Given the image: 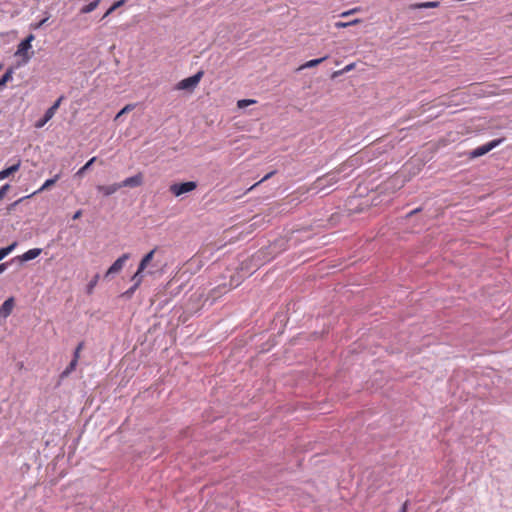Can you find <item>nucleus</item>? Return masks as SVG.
I'll return each mask as SVG.
<instances>
[{"label": "nucleus", "instance_id": "72a5a7b5", "mask_svg": "<svg viewBox=\"0 0 512 512\" xmlns=\"http://www.w3.org/2000/svg\"><path fill=\"white\" fill-rule=\"evenodd\" d=\"M358 11H360V8H353V9H351V10H348V11L343 12L340 16H341V17H347V16H349V15H352V14L357 13Z\"/></svg>", "mask_w": 512, "mask_h": 512}, {"label": "nucleus", "instance_id": "f3484780", "mask_svg": "<svg viewBox=\"0 0 512 512\" xmlns=\"http://www.w3.org/2000/svg\"><path fill=\"white\" fill-rule=\"evenodd\" d=\"M78 360L72 359L69 363V365L64 369V371L60 374V379H64L70 375L71 372H73L77 366Z\"/></svg>", "mask_w": 512, "mask_h": 512}, {"label": "nucleus", "instance_id": "e433bc0d", "mask_svg": "<svg viewBox=\"0 0 512 512\" xmlns=\"http://www.w3.org/2000/svg\"><path fill=\"white\" fill-rule=\"evenodd\" d=\"M276 173V171H271L269 172L268 174H266L258 183H261L267 179H269L272 175H274Z\"/></svg>", "mask_w": 512, "mask_h": 512}, {"label": "nucleus", "instance_id": "9d476101", "mask_svg": "<svg viewBox=\"0 0 512 512\" xmlns=\"http://www.w3.org/2000/svg\"><path fill=\"white\" fill-rule=\"evenodd\" d=\"M21 166V159H18L17 162L9 167L4 168L0 171V181L10 177L14 173H16Z\"/></svg>", "mask_w": 512, "mask_h": 512}, {"label": "nucleus", "instance_id": "473e14b6", "mask_svg": "<svg viewBox=\"0 0 512 512\" xmlns=\"http://www.w3.org/2000/svg\"><path fill=\"white\" fill-rule=\"evenodd\" d=\"M421 211H422V207H418V208H416V209H414V210L410 211L409 213H407V214H406V216H405V218H406V219H409V218H411L412 216H414V215H416V214L420 213Z\"/></svg>", "mask_w": 512, "mask_h": 512}, {"label": "nucleus", "instance_id": "dca6fc26", "mask_svg": "<svg viewBox=\"0 0 512 512\" xmlns=\"http://www.w3.org/2000/svg\"><path fill=\"white\" fill-rule=\"evenodd\" d=\"M55 114L53 113V110H50L49 108L45 111L44 115L36 121L35 127L36 128H42Z\"/></svg>", "mask_w": 512, "mask_h": 512}, {"label": "nucleus", "instance_id": "20e7f679", "mask_svg": "<svg viewBox=\"0 0 512 512\" xmlns=\"http://www.w3.org/2000/svg\"><path fill=\"white\" fill-rule=\"evenodd\" d=\"M502 141H503V139H500V138L493 139V140L489 141L488 143L481 145V146L473 149L472 151H470L468 153V156L470 159H475V158L484 156L485 154H487L488 152H490L491 150L496 148Z\"/></svg>", "mask_w": 512, "mask_h": 512}, {"label": "nucleus", "instance_id": "0eeeda50", "mask_svg": "<svg viewBox=\"0 0 512 512\" xmlns=\"http://www.w3.org/2000/svg\"><path fill=\"white\" fill-rule=\"evenodd\" d=\"M41 252H42V249L33 248V249L26 251L22 255L14 257L11 260V262H18L19 264H23L25 262H28L30 260L37 258L41 254Z\"/></svg>", "mask_w": 512, "mask_h": 512}, {"label": "nucleus", "instance_id": "2f4dec72", "mask_svg": "<svg viewBox=\"0 0 512 512\" xmlns=\"http://www.w3.org/2000/svg\"><path fill=\"white\" fill-rule=\"evenodd\" d=\"M17 245H18V243L16 241H14L10 245L2 247V248L4 250H6V254L9 255L16 248Z\"/></svg>", "mask_w": 512, "mask_h": 512}, {"label": "nucleus", "instance_id": "bb28decb", "mask_svg": "<svg viewBox=\"0 0 512 512\" xmlns=\"http://www.w3.org/2000/svg\"><path fill=\"white\" fill-rule=\"evenodd\" d=\"M64 98H65V97H64V95H61V96H60V97H59V98L54 102V104H53L51 107H49V109H50V110H53V113H54V114H55V113H56V111L58 110V108H59V106H60L61 102L64 100Z\"/></svg>", "mask_w": 512, "mask_h": 512}, {"label": "nucleus", "instance_id": "f704fd0d", "mask_svg": "<svg viewBox=\"0 0 512 512\" xmlns=\"http://www.w3.org/2000/svg\"><path fill=\"white\" fill-rule=\"evenodd\" d=\"M35 35L33 33H29L22 41L27 44H31L34 41Z\"/></svg>", "mask_w": 512, "mask_h": 512}, {"label": "nucleus", "instance_id": "c03bdc74", "mask_svg": "<svg viewBox=\"0 0 512 512\" xmlns=\"http://www.w3.org/2000/svg\"><path fill=\"white\" fill-rule=\"evenodd\" d=\"M2 68V65H0V69Z\"/></svg>", "mask_w": 512, "mask_h": 512}, {"label": "nucleus", "instance_id": "1a4fd4ad", "mask_svg": "<svg viewBox=\"0 0 512 512\" xmlns=\"http://www.w3.org/2000/svg\"><path fill=\"white\" fill-rule=\"evenodd\" d=\"M15 306L14 297L7 298L0 306V317L7 318Z\"/></svg>", "mask_w": 512, "mask_h": 512}, {"label": "nucleus", "instance_id": "2eb2a0df", "mask_svg": "<svg viewBox=\"0 0 512 512\" xmlns=\"http://www.w3.org/2000/svg\"><path fill=\"white\" fill-rule=\"evenodd\" d=\"M14 73V67H9L0 78V91H2L7 83L12 80Z\"/></svg>", "mask_w": 512, "mask_h": 512}, {"label": "nucleus", "instance_id": "412c9836", "mask_svg": "<svg viewBox=\"0 0 512 512\" xmlns=\"http://www.w3.org/2000/svg\"><path fill=\"white\" fill-rule=\"evenodd\" d=\"M325 59H327V56L321 57V58L312 59L310 61H307L305 64H303L301 66V68L304 69V68L315 67V66L319 65L320 63H322Z\"/></svg>", "mask_w": 512, "mask_h": 512}, {"label": "nucleus", "instance_id": "39448f33", "mask_svg": "<svg viewBox=\"0 0 512 512\" xmlns=\"http://www.w3.org/2000/svg\"><path fill=\"white\" fill-rule=\"evenodd\" d=\"M32 48V44H27L21 41L17 45V50L15 52V56H20L22 60L18 62L17 67L27 64L30 59L33 57L34 52H29V50Z\"/></svg>", "mask_w": 512, "mask_h": 512}, {"label": "nucleus", "instance_id": "58836bf2", "mask_svg": "<svg viewBox=\"0 0 512 512\" xmlns=\"http://www.w3.org/2000/svg\"><path fill=\"white\" fill-rule=\"evenodd\" d=\"M82 216V210H77L74 215L72 216L73 220H77Z\"/></svg>", "mask_w": 512, "mask_h": 512}, {"label": "nucleus", "instance_id": "393cba45", "mask_svg": "<svg viewBox=\"0 0 512 512\" xmlns=\"http://www.w3.org/2000/svg\"><path fill=\"white\" fill-rule=\"evenodd\" d=\"M138 287H139V280L137 282H135L128 290L123 292L121 294V297L130 299Z\"/></svg>", "mask_w": 512, "mask_h": 512}, {"label": "nucleus", "instance_id": "9b49d317", "mask_svg": "<svg viewBox=\"0 0 512 512\" xmlns=\"http://www.w3.org/2000/svg\"><path fill=\"white\" fill-rule=\"evenodd\" d=\"M121 188L120 183H114L111 185H98L97 190L98 192L102 193L104 196H110L117 192Z\"/></svg>", "mask_w": 512, "mask_h": 512}, {"label": "nucleus", "instance_id": "7c9ffc66", "mask_svg": "<svg viewBox=\"0 0 512 512\" xmlns=\"http://www.w3.org/2000/svg\"><path fill=\"white\" fill-rule=\"evenodd\" d=\"M30 197H31V196H30V195H28V196L22 197V198L18 199L17 201H15V202L11 203V204L7 207L8 211H12V210H14V209H15V207H16L20 202H22L24 199H26V198H30Z\"/></svg>", "mask_w": 512, "mask_h": 512}, {"label": "nucleus", "instance_id": "aec40b11", "mask_svg": "<svg viewBox=\"0 0 512 512\" xmlns=\"http://www.w3.org/2000/svg\"><path fill=\"white\" fill-rule=\"evenodd\" d=\"M99 278H100V275L99 274H95L93 276V278L90 280V282L87 284V286H86V293L88 295L93 293V290L96 287V285H97V283L99 281Z\"/></svg>", "mask_w": 512, "mask_h": 512}, {"label": "nucleus", "instance_id": "4be33fe9", "mask_svg": "<svg viewBox=\"0 0 512 512\" xmlns=\"http://www.w3.org/2000/svg\"><path fill=\"white\" fill-rule=\"evenodd\" d=\"M49 18H50V14H48V13L46 12V17H44V18H43L42 20H40L39 22L31 23V24L29 25L30 30H38V29L42 28V27L46 24V22L49 20Z\"/></svg>", "mask_w": 512, "mask_h": 512}, {"label": "nucleus", "instance_id": "6ab92c4d", "mask_svg": "<svg viewBox=\"0 0 512 512\" xmlns=\"http://www.w3.org/2000/svg\"><path fill=\"white\" fill-rule=\"evenodd\" d=\"M100 2H101V0H94V1L90 2L89 4L83 6L80 9V13L81 14H88V13L94 11L98 7Z\"/></svg>", "mask_w": 512, "mask_h": 512}, {"label": "nucleus", "instance_id": "c756f323", "mask_svg": "<svg viewBox=\"0 0 512 512\" xmlns=\"http://www.w3.org/2000/svg\"><path fill=\"white\" fill-rule=\"evenodd\" d=\"M83 347H84V342H83V341H81V342L77 345V347L75 348L74 353H73V358H72V359H76V360H78V359H79V354H80V351L83 349Z\"/></svg>", "mask_w": 512, "mask_h": 512}, {"label": "nucleus", "instance_id": "f03ea898", "mask_svg": "<svg viewBox=\"0 0 512 512\" xmlns=\"http://www.w3.org/2000/svg\"><path fill=\"white\" fill-rule=\"evenodd\" d=\"M204 75V71L200 70L194 75L187 77L176 85V89L178 90H185V91H193L197 85L199 84L200 80L202 79Z\"/></svg>", "mask_w": 512, "mask_h": 512}, {"label": "nucleus", "instance_id": "4468645a", "mask_svg": "<svg viewBox=\"0 0 512 512\" xmlns=\"http://www.w3.org/2000/svg\"><path fill=\"white\" fill-rule=\"evenodd\" d=\"M157 251V248H154L150 250L148 253H146L139 263V270L144 271L146 267L150 264V262L153 260L154 254Z\"/></svg>", "mask_w": 512, "mask_h": 512}, {"label": "nucleus", "instance_id": "a211bd4d", "mask_svg": "<svg viewBox=\"0 0 512 512\" xmlns=\"http://www.w3.org/2000/svg\"><path fill=\"white\" fill-rule=\"evenodd\" d=\"M97 160V157H92L89 159L84 166H82L75 174V176L82 177L93 165V163Z\"/></svg>", "mask_w": 512, "mask_h": 512}, {"label": "nucleus", "instance_id": "f257e3e1", "mask_svg": "<svg viewBox=\"0 0 512 512\" xmlns=\"http://www.w3.org/2000/svg\"><path fill=\"white\" fill-rule=\"evenodd\" d=\"M356 161V159H349L347 160L339 169H337L336 171H332V172H329L321 177H318L315 182L312 184V188L313 190H317V191H322V190H325L327 187L335 184L338 182V174L341 172V171H344V168L347 166V167H352L354 166V162Z\"/></svg>", "mask_w": 512, "mask_h": 512}, {"label": "nucleus", "instance_id": "7ed1b4c3", "mask_svg": "<svg viewBox=\"0 0 512 512\" xmlns=\"http://www.w3.org/2000/svg\"><path fill=\"white\" fill-rule=\"evenodd\" d=\"M198 186L196 181H185L179 183H173L169 187V191L176 197L181 196L183 194L192 192Z\"/></svg>", "mask_w": 512, "mask_h": 512}, {"label": "nucleus", "instance_id": "f8f14e48", "mask_svg": "<svg viewBox=\"0 0 512 512\" xmlns=\"http://www.w3.org/2000/svg\"><path fill=\"white\" fill-rule=\"evenodd\" d=\"M440 6L439 1H429V2H420V3H412L409 5L410 10L416 9H427V8H437Z\"/></svg>", "mask_w": 512, "mask_h": 512}, {"label": "nucleus", "instance_id": "5701e85b", "mask_svg": "<svg viewBox=\"0 0 512 512\" xmlns=\"http://www.w3.org/2000/svg\"><path fill=\"white\" fill-rule=\"evenodd\" d=\"M136 107V104H127L125 105L115 116V120L121 118L123 115L129 113Z\"/></svg>", "mask_w": 512, "mask_h": 512}, {"label": "nucleus", "instance_id": "37998d69", "mask_svg": "<svg viewBox=\"0 0 512 512\" xmlns=\"http://www.w3.org/2000/svg\"><path fill=\"white\" fill-rule=\"evenodd\" d=\"M353 66H354V64H350V65L346 66V67L344 68V71H349V70H351Z\"/></svg>", "mask_w": 512, "mask_h": 512}, {"label": "nucleus", "instance_id": "79ce46f5", "mask_svg": "<svg viewBox=\"0 0 512 512\" xmlns=\"http://www.w3.org/2000/svg\"><path fill=\"white\" fill-rule=\"evenodd\" d=\"M7 256L6 250H4L2 247L0 248V261L3 260Z\"/></svg>", "mask_w": 512, "mask_h": 512}, {"label": "nucleus", "instance_id": "cd10ccee", "mask_svg": "<svg viewBox=\"0 0 512 512\" xmlns=\"http://www.w3.org/2000/svg\"><path fill=\"white\" fill-rule=\"evenodd\" d=\"M143 271H140L139 270V267L137 268V271L135 272V274L132 276L131 280L135 282H137L139 280V285L141 284L142 282V279H143Z\"/></svg>", "mask_w": 512, "mask_h": 512}, {"label": "nucleus", "instance_id": "c85d7f7f", "mask_svg": "<svg viewBox=\"0 0 512 512\" xmlns=\"http://www.w3.org/2000/svg\"><path fill=\"white\" fill-rule=\"evenodd\" d=\"M10 184L6 183L0 188V201L6 196L7 192L10 190Z\"/></svg>", "mask_w": 512, "mask_h": 512}, {"label": "nucleus", "instance_id": "ddd939ff", "mask_svg": "<svg viewBox=\"0 0 512 512\" xmlns=\"http://www.w3.org/2000/svg\"><path fill=\"white\" fill-rule=\"evenodd\" d=\"M61 178V173H58L56 174L53 178H50V179H47L43 185L35 192H33L32 194H30V196L32 197L33 195L39 193V192H42L44 190H49L52 186L55 185V183Z\"/></svg>", "mask_w": 512, "mask_h": 512}, {"label": "nucleus", "instance_id": "c9c22d12", "mask_svg": "<svg viewBox=\"0 0 512 512\" xmlns=\"http://www.w3.org/2000/svg\"><path fill=\"white\" fill-rule=\"evenodd\" d=\"M12 262H5L0 264V274H2Z\"/></svg>", "mask_w": 512, "mask_h": 512}, {"label": "nucleus", "instance_id": "4c0bfd02", "mask_svg": "<svg viewBox=\"0 0 512 512\" xmlns=\"http://www.w3.org/2000/svg\"><path fill=\"white\" fill-rule=\"evenodd\" d=\"M335 27L346 28V27H348V22H337V23H335Z\"/></svg>", "mask_w": 512, "mask_h": 512}, {"label": "nucleus", "instance_id": "ea45409f", "mask_svg": "<svg viewBox=\"0 0 512 512\" xmlns=\"http://www.w3.org/2000/svg\"><path fill=\"white\" fill-rule=\"evenodd\" d=\"M408 504H409V501H408V500H407V501H405V502L402 504L401 508H400V512H407Z\"/></svg>", "mask_w": 512, "mask_h": 512}, {"label": "nucleus", "instance_id": "a18cd8bd", "mask_svg": "<svg viewBox=\"0 0 512 512\" xmlns=\"http://www.w3.org/2000/svg\"><path fill=\"white\" fill-rule=\"evenodd\" d=\"M511 16H512V13H511Z\"/></svg>", "mask_w": 512, "mask_h": 512}, {"label": "nucleus", "instance_id": "423d86ee", "mask_svg": "<svg viewBox=\"0 0 512 512\" xmlns=\"http://www.w3.org/2000/svg\"><path fill=\"white\" fill-rule=\"evenodd\" d=\"M130 258L129 253H124L118 259L114 261V263L108 268L104 275V279H109L111 275L120 272L125 264V262Z\"/></svg>", "mask_w": 512, "mask_h": 512}, {"label": "nucleus", "instance_id": "a878e982", "mask_svg": "<svg viewBox=\"0 0 512 512\" xmlns=\"http://www.w3.org/2000/svg\"><path fill=\"white\" fill-rule=\"evenodd\" d=\"M256 100L253 99H241L237 102L238 108H245L251 104H255Z\"/></svg>", "mask_w": 512, "mask_h": 512}, {"label": "nucleus", "instance_id": "6e6552de", "mask_svg": "<svg viewBox=\"0 0 512 512\" xmlns=\"http://www.w3.org/2000/svg\"><path fill=\"white\" fill-rule=\"evenodd\" d=\"M144 182V176L143 173L138 172L136 175L132 177H128L122 182H120L121 188L122 187H130V188H136L143 184Z\"/></svg>", "mask_w": 512, "mask_h": 512}, {"label": "nucleus", "instance_id": "a19ab883", "mask_svg": "<svg viewBox=\"0 0 512 512\" xmlns=\"http://www.w3.org/2000/svg\"><path fill=\"white\" fill-rule=\"evenodd\" d=\"M361 22H362V20L357 18V19H354L352 21H349L348 22V26L356 25V24L361 23Z\"/></svg>", "mask_w": 512, "mask_h": 512}, {"label": "nucleus", "instance_id": "b1692460", "mask_svg": "<svg viewBox=\"0 0 512 512\" xmlns=\"http://www.w3.org/2000/svg\"><path fill=\"white\" fill-rule=\"evenodd\" d=\"M125 3V0H118V1H115L109 8L108 10L105 12L103 18L107 17L108 15H110L111 13H113L116 9H118L119 7H121L123 4Z\"/></svg>", "mask_w": 512, "mask_h": 512}]
</instances>
